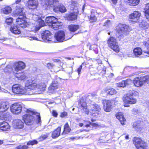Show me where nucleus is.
<instances>
[{
	"label": "nucleus",
	"mask_w": 149,
	"mask_h": 149,
	"mask_svg": "<svg viewBox=\"0 0 149 149\" xmlns=\"http://www.w3.org/2000/svg\"><path fill=\"white\" fill-rule=\"evenodd\" d=\"M68 28L70 31L74 32L79 28V26L78 25L71 24L68 26Z\"/></svg>",
	"instance_id": "obj_33"
},
{
	"label": "nucleus",
	"mask_w": 149,
	"mask_h": 149,
	"mask_svg": "<svg viewBox=\"0 0 149 149\" xmlns=\"http://www.w3.org/2000/svg\"><path fill=\"white\" fill-rule=\"evenodd\" d=\"M15 10H16L13 13V15L15 16H21L24 18L26 17V10L23 6L18 5L16 6Z\"/></svg>",
	"instance_id": "obj_9"
},
{
	"label": "nucleus",
	"mask_w": 149,
	"mask_h": 149,
	"mask_svg": "<svg viewBox=\"0 0 149 149\" xmlns=\"http://www.w3.org/2000/svg\"><path fill=\"white\" fill-rule=\"evenodd\" d=\"M46 87V85L43 83H41L39 84H37L36 86V88L39 89L40 90H42L44 88Z\"/></svg>",
	"instance_id": "obj_43"
},
{
	"label": "nucleus",
	"mask_w": 149,
	"mask_h": 149,
	"mask_svg": "<svg viewBox=\"0 0 149 149\" xmlns=\"http://www.w3.org/2000/svg\"><path fill=\"white\" fill-rule=\"evenodd\" d=\"M26 17H24V18L23 17H18L16 19V23L17 25V26H20L22 24L25 22H26L23 19Z\"/></svg>",
	"instance_id": "obj_34"
},
{
	"label": "nucleus",
	"mask_w": 149,
	"mask_h": 149,
	"mask_svg": "<svg viewBox=\"0 0 149 149\" xmlns=\"http://www.w3.org/2000/svg\"><path fill=\"white\" fill-rule=\"evenodd\" d=\"M42 3L47 5L51 11L53 10L58 4V0H42Z\"/></svg>",
	"instance_id": "obj_10"
},
{
	"label": "nucleus",
	"mask_w": 149,
	"mask_h": 149,
	"mask_svg": "<svg viewBox=\"0 0 149 149\" xmlns=\"http://www.w3.org/2000/svg\"><path fill=\"white\" fill-rule=\"evenodd\" d=\"M145 9L146 10L144 13L145 16L148 20L149 21V3H148L146 5Z\"/></svg>",
	"instance_id": "obj_38"
},
{
	"label": "nucleus",
	"mask_w": 149,
	"mask_h": 149,
	"mask_svg": "<svg viewBox=\"0 0 149 149\" xmlns=\"http://www.w3.org/2000/svg\"><path fill=\"white\" fill-rule=\"evenodd\" d=\"M82 68V65H81L79 66V67L78 68L77 72L79 74H80Z\"/></svg>",
	"instance_id": "obj_62"
},
{
	"label": "nucleus",
	"mask_w": 149,
	"mask_h": 149,
	"mask_svg": "<svg viewBox=\"0 0 149 149\" xmlns=\"http://www.w3.org/2000/svg\"><path fill=\"white\" fill-rule=\"evenodd\" d=\"M92 123L90 121H88L87 123L85 125V127H89L90 125Z\"/></svg>",
	"instance_id": "obj_64"
},
{
	"label": "nucleus",
	"mask_w": 149,
	"mask_h": 149,
	"mask_svg": "<svg viewBox=\"0 0 149 149\" xmlns=\"http://www.w3.org/2000/svg\"><path fill=\"white\" fill-rule=\"evenodd\" d=\"M56 7L53 11L55 12H58L59 11L62 13H64L66 11V9L65 7L61 4H59L58 3Z\"/></svg>",
	"instance_id": "obj_23"
},
{
	"label": "nucleus",
	"mask_w": 149,
	"mask_h": 149,
	"mask_svg": "<svg viewBox=\"0 0 149 149\" xmlns=\"http://www.w3.org/2000/svg\"><path fill=\"white\" fill-rule=\"evenodd\" d=\"M133 53L136 57H139L140 55L142 54V49L140 47H136L134 49Z\"/></svg>",
	"instance_id": "obj_30"
},
{
	"label": "nucleus",
	"mask_w": 149,
	"mask_h": 149,
	"mask_svg": "<svg viewBox=\"0 0 149 149\" xmlns=\"http://www.w3.org/2000/svg\"><path fill=\"white\" fill-rule=\"evenodd\" d=\"M131 30V29L127 25L120 24L117 28V32L120 36L126 35Z\"/></svg>",
	"instance_id": "obj_4"
},
{
	"label": "nucleus",
	"mask_w": 149,
	"mask_h": 149,
	"mask_svg": "<svg viewBox=\"0 0 149 149\" xmlns=\"http://www.w3.org/2000/svg\"><path fill=\"white\" fill-rule=\"evenodd\" d=\"M78 13V11L75 13H70L69 14L67 18L68 20L73 21L76 19H77V13Z\"/></svg>",
	"instance_id": "obj_31"
},
{
	"label": "nucleus",
	"mask_w": 149,
	"mask_h": 149,
	"mask_svg": "<svg viewBox=\"0 0 149 149\" xmlns=\"http://www.w3.org/2000/svg\"><path fill=\"white\" fill-rule=\"evenodd\" d=\"M133 141L134 144L137 149H148L147 144L140 138L137 137H134Z\"/></svg>",
	"instance_id": "obj_7"
},
{
	"label": "nucleus",
	"mask_w": 149,
	"mask_h": 149,
	"mask_svg": "<svg viewBox=\"0 0 149 149\" xmlns=\"http://www.w3.org/2000/svg\"><path fill=\"white\" fill-rule=\"evenodd\" d=\"M125 82V84L126 86L127 85H130L131 84L132 82V81L130 79H127L126 80L124 81Z\"/></svg>",
	"instance_id": "obj_53"
},
{
	"label": "nucleus",
	"mask_w": 149,
	"mask_h": 149,
	"mask_svg": "<svg viewBox=\"0 0 149 149\" xmlns=\"http://www.w3.org/2000/svg\"><path fill=\"white\" fill-rule=\"evenodd\" d=\"M80 138V137L79 136L72 137L70 138V139L72 140H77L79 139Z\"/></svg>",
	"instance_id": "obj_57"
},
{
	"label": "nucleus",
	"mask_w": 149,
	"mask_h": 149,
	"mask_svg": "<svg viewBox=\"0 0 149 149\" xmlns=\"http://www.w3.org/2000/svg\"><path fill=\"white\" fill-rule=\"evenodd\" d=\"M25 64L22 61L15 63L14 66L15 73L16 74L22 73V70L25 68Z\"/></svg>",
	"instance_id": "obj_13"
},
{
	"label": "nucleus",
	"mask_w": 149,
	"mask_h": 149,
	"mask_svg": "<svg viewBox=\"0 0 149 149\" xmlns=\"http://www.w3.org/2000/svg\"><path fill=\"white\" fill-rule=\"evenodd\" d=\"M45 22L49 24H51L53 22H57V19L53 16H49L46 18Z\"/></svg>",
	"instance_id": "obj_25"
},
{
	"label": "nucleus",
	"mask_w": 149,
	"mask_h": 149,
	"mask_svg": "<svg viewBox=\"0 0 149 149\" xmlns=\"http://www.w3.org/2000/svg\"><path fill=\"white\" fill-rule=\"evenodd\" d=\"M110 23V21L109 20H107L106 22H105L104 25V26H107L109 25Z\"/></svg>",
	"instance_id": "obj_63"
},
{
	"label": "nucleus",
	"mask_w": 149,
	"mask_h": 149,
	"mask_svg": "<svg viewBox=\"0 0 149 149\" xmlns=\"http://www.w3.org/2000/svg\"><path fill=\"white\" fill-rule=\"evenodd\" d=\"M133 141L134 144L137 149H148L147 144L140 138L137 137H134Z\"/></svg>",
	"instance_id": "obj_6"
},
{
	"label": "nucleus",
	"mask_w": 149,
	"mask_h": 149,
	"mask_svg": "<svg viewBox=\"0 0 149 149\" xmlns=\"http://www.w3.org/2000/svg\"><path fill=\"white\" fill-rule=\"evenodd\" d=\"M12 9L9 6H7L4 8L3 9V13L6 14H8L11 12Z\"/></svg>",
	"instance_id": "obj_42"
},
{
	"label": "nucleus",
	"mask_w": 149,
	"mask_h": 149,
	"mask_svg": "<svg viewBox=\"0 0 149 149\" xmlns=\"http://www.w3.org/2000/svg\"><path fill=\"white\" fill-rule=\"evenodd\" d=\"M149 82V76L146 75L140 78L137 77L134 78L133 82L134 85L137 87H141L145 83Z\"/></svg>",
	"instance_id": "obj_3"
},
{
	"label": "nucleus",
	"mask_w": 149,
	"mask_h": 149,
	"mask_svg": "<svg viewBox=\"0 0 149 149\" xmlns=\"http://www.w3.org/2000/svg\"><path fill=\"white\" fill-rule=\"evenodd\" d=\"M133 127L134 128L137 130H139L138 129L140 127L139 124L137 122H135L133 123Z\"/></svg>",
	"instance_id": "obj_47"
},
{
	"label": "nucleus",
	"mask_w": 149,
	"mask_h": 149,
	"mask_svg": "<svg viewBox=\"0 0 149 149\" xmlns=\"http://www.w3.org/2000/svg\"><path fill=\"white\" fill-rule=\"evenodd\" d=\"M52 115L53 116L57 117L58 115V113L56 111L53 110L52 111Z\"/></svg>",
	"instance_id": "obj_59"
},
{
	"label": "nucleus",
	"mask_w": 149,
	"mask_h": 149,
	"mask_svg": "<svg viewBox=\"0 0 149 149\" xmlns=\"http://www.w3.org/2000/svg\"><path fill=\"white\" fill-rule=\"evenodd\" d=\"M32 80H29L27 81L25 83V86L26 88H31V89H35L36 84L33 82Z\"/></svg>",
	"instance_id": "obj_26"
},
{
	"label": "nucleus",
	"mask_w": 149,
	"mask_h": 149,
	"mask_svg": "<svg viewBox=\"0 0 149 149\" xmlns=\"http://www.w3.org/2000/svg\"><path fill=\"white\" fill-rule=\"evenodd\" d=\"M54 65H53L52 63H48L47 65L48 68L49 69H50L53 68Z\"/></svg>",
	"instance_id": "obj_56"
},
{
	"label": "nucleus",
	"mask_w": 149,
	"mask_h": 149,
	"mask_svg": "<svg viewBox=\"0 0 149 149\" xmlns=\"http://www.w3.org/2000/svg\"><path fill=\"white\" fill-rule=\"evenodd\" d=\"M9 107L8 103L7 102L1 101L0 102V113L6 111Z\"/></svg>",
	"instance_id": "obj_22"
},
{
	"label": "nucleus",
	"mask_w": 149,
	"mask_h": 149,
	"mask_svg": "<svg viewBox=\"0 0 149 149\" xmlns=\"http://www.w3.org/2000/svg\"><path fill=\"white\" fill-rule=\"evenodd\" d=\"M106 92L107 94L112 95L116 93V91L113 88H111L106 91Z\"/></svg>",
	"instance_id": "obj_44"
},
{
	"label": "nucleus",
	"mask_w": 149,
	"mask_h": 149,
	"mask_svg": "<svg viewBox=\"0 0 149 149\" xmlns=\"http://www.w3.org/2000/svg\"><path fill=\"white\" fill-rule=\"evenodd\" d=\"M108 46L116 53L119 52L120 49L116 39L113 37H111L107 41Z\"/></svg>",
	"instance_id": "obj_8"
},
{
	"label": "nucleus",
	"mask_w": 149,
	"mask_h": 149,
	"mask_svg": "<svg viewBox=\"0 0 149 149\" xmlns=\"http://www.w3.org/2000/svg\"><path fill=\"white\" fill-rule=\"evenodd\" d=\"M115 102L112 100H108L106 101V103L103 106V109L106 112H109L111 110L113 105H114Z\"/></svg>",
	"instance_id": "obj_17"
},
{
	"label": "nucleus",
	"mask_w": 149,
	"mask_h": 149,
	"mask_svg": "<svg viewBox=\"0 0 149 149\" xmlns=\"http://www.w3.org/2000/svg\"><path fill=\"white\" fill-rule=\"evenodd\" d=\"M141 15V13L139 12L134 11L130 15L129 17L130 19H132V22H136Z\"/></svg>",
	"instance_id": "obj_19"
},
{
	"label": "nucleus",
	"mask_w": 149,
	"mask_h": 149,
	"mask_svg": "<svg viewBox=\"0 0 149 149\" xmlns=\"http://www.w3.org/2000/svg\"><path fill=\"white\" fill-rule=\"evenodd\" d=\"M96 95L95 94H91V95H88L87 96H84L82 97L81 99L80 100V102L79 104V106H80L81 108L84 109V108H86L87 107V104L86 102V101H89L88 100H89L91 98H95Z\"/></svg>",
	"instance_id": "obj_11"
},
{
	"label": "nucleus",
	"mask_w": 149,
	"mask_h": 149,
	"mask_svg": "<svg viewBox=\"0 0 149 149\" xmlns=\"http://www.w3.org/2000/svg\"><path fill=\"white\" fill-rule=\"evenodd\" d=\"M28 148V147L26 145H19L17 146L16 148L17 149H27Z\"/></svg>",
	"instance_id": "obj_52"
},
{
	"label": "nucleus",
	"mask_w": 149,
	"mask_h": 149,
	"mask_svg": "<svg viewBox=\"0 0 149 149\" xmlns=\"http://www.w3.org/2000/svg\"><path fill=\"white\" fill-rule=\"evenodd\" d=\"M58 84L56 81H53L50 86L49 87V90L51 91L56 89L58 88L59 86Z\"/></svg>",
	"instance_id": "obj_27"
},
{
	"label": "nucleus",
	"mask_w": 149,
	"mask_h": 149,
	"mask_svg": "<svg viewBox=\"0 0 149 149\" xmlns=\"http://www.w3.org/2000/svg\"><path fill=\"white\" fill-rule=\"evenodd\" d=\"M33 19L34 18H36V19L34 20L37 21L39 25V26H35V31H38L41 27L45 25V23L44 21L41 18L39 17L38 16L36 15H33Z\"/></svg>",
	"instance_id": "obj_15"
},
{
	"label": "nucleus",
	"mask_w": 149,
	"mask_h": 149,
	"mask_svg": "<svg viewBox=\"0 0 149 149\" xmlns=\"http://www.w3.org/2000/svg\"><path fill=\"white\" fill-rule=\"evenodd\" d=\"M67 113L66 112L64 111L61 113L60 115L61 117L64 118L67 116Z\"/></svg>",
	"instance_id": "obj_54"
},
{
	"label": "nucleus",
	"mask_w": 149,
	"mask_h": 149,
	"mask_svg": "<svg viewBox=\"0 0 149 149\" xmlns=\"http://www.w3.org/2000/svg\"><path fill=\"white\" fill-rule=\"evenodd\" d=\"M10 128L8 124L5 121L0 123V130L3 131H6Z\"/></svg>",
	"instance_id": "obj_24"
},
{
	"label": "nucleus",
	"mask_w": 149,
	"mask_h": 149,
	"mask_svg": "<svg viewBox=\"0 0 149 149\" xmlns=\"http://www.w3.org/2000/svg\"><path fill=\"white\" fill-rule=\"evenodd\" d=\"M127 1L130 5L135 6L139 4L140 0H127Z\"/></svg>",
	"instance_id": "obj_39"
},
{
	"label": "nucleus",
	"mask_w": 149,
	"mask_h": 149,
	"mask_svg": "<svg viewBox=\"0 0 149 149\" xmlns=\"http://www.w3.org/2000/svg\"><path fill=\"white\" fill-rule=\"evenodd\" d=\"M19 74H21L19 75H16V77L22 80H24L26 79V76L23 74L22 72Z\"/></svg>",
	"instance_id": "obj_46"
},
{
	"label": "nucleus",
	"mask_w": 149,
	"mask_h": 149,
	"mask_svg": "<svg viewBox=\"0 0 149 149\" xmlns=\"http://www.w3.org/2000/svg\"><path fill=\"white\" fill-rule=\"evenodd\" d=\"M60 23L58 21L57 19V22H53L51 24H49V26L52 28L54 30L58 29Z\"/></svg>",
	"instance_id": "obj_37"
},
{
	"label": "nucleus",
	"mask_w": 149,
	"mask_h": 149,
	"mask_svg": "<svg viewBox=\"0 0 149 149\" xmlns=\"http://www.w3.org/2000/svg\"><path fill=\"white\" fill-rule=\"evenodd\" d=\"M61 127H58L52 134V136L53 138H55L58 137L60 134Z\"/></svg>",
	"instance_id": "obj_29"
},
{
	"label": "nucleus",
	"mask_w": 149,
	"mask_h": 149,
	"mask_svg": "<svg viewBox=\"0 0 149 149\" xmlns=\"http://www.w3.org/2000/svg\"><path fill=\"white\" fill-rule=\"evenodd\" d=\"M11 112L13 114H18L20 113L22 111V105L19 103H15L10 107Z\"/></svg>",
	"instance_id": "obj_12"
},
{
	"label": "nucleus",
	"mask_w": 149,
	"mask_h": 149,
	"mask_svg": "<svg viewBox=\"0 0 149 149\" xmlns=\"http://www.w3.org/2000/svg\"><path fill=\"white\" fill-rule=\"evenodd\" d=\"M29 8L31 9H35L38 5V0H29L27 2Z\"/></svg>",
	"instance_id": "obj_21"
},
{
	"label": "nucleus",
	"mask_w": 149,
	"mask_h": 149,
	"mask_svg": "<svg viewBox=\"0 0 149 149\" xmlns=\"http://www.w3.org/2000/svg\"><path fill=\"white\" fill-rule=\"evenodd\" d=\"M83 110H84V111L85 112V113L87 114H88L89 112H91L90 110L89 111L88 109H87V107H86V108H84Z\"/></svg>",
	"instance_id": "obj_61"
},
{
	"label": "nucleus",
	"mask_w": 149,
	"mask_h": 149,
	"mask_svg": "<svg viewBox=\"0 0 149 149\" xmlns=\"http://www.w3.org/2000/svg\"><path fill=\"white\" fill-rule=\"evenodd\" d=\"M10 30L12 32L15 34H18L21 33V31L15 25L12 26Z\"/></svg>",
	"instance_id": "obj_32"
},
{
	"label": "nucleus",
	"mask_w": 149,
	"mask_h": 149,
	"mask_svg": "<svg viewBox=\"0 0 149 149\" xmlns=\"http://www.w3.org/2000/svg\"><path fill=\"white\" fill-rule=\"evenodd\" d=\"M97 20V18L95 16L91 15L90 19V21L91 22H95Z\"/></svg>",
	"instance_id": "obj_50"
},
{
	"label": "nucleus",
	"mask_w": 149,
	"mask_h": 149,
	"mask_svg": "<svg viewBox=\"0 0 149 149\" xmlns=\"http://www.w3.org/2000/svg\"><path fill=\"white\" fill-rule=\"evenodd\" d=\"M34 89H31V88H24V94L26 95H31L33 94V92L32 91Z\"/></svg>",
	"instance_id": "obj_35"
},
{
	"label": "nucleus",
	"mask_w": 149,
	"mask_h": 149,
	"mask_svg": "<svg viewBox=\"0 0 149 149\" xmlns=\"http://www.w3.org/2000/svg\"><path fill=\"white\" fill-rule=\"evenodd\" d=\"M24 123L21 120L17 119L14 120L13 122V125L15 128L22 129L24 127Z\"/></svg>",
	"instance_id": "obj_18"
},
{
	"label": "nucleus",
	"mask_w": 149,
	"mask_h": 149,
	"mask_svg": "<svg viewBox=\"0 0 149 149\" xmlns=\"http://www.w3.org/2000/svg\"><path fill=\"white\" fill-rule=\"evenodd\" d=\"M132 112L135 115H139L140 113V111L137 108H134L132 109Z\"/></svg>",
	"instance_id": "obj_48"
},
{
	"label": "nucleus",
	"mask_w": 149,
	"mask_h": 149,
	"mask_svg": "<svg viewBox=\"0 0 149 149\" xmlns=\"http://www.w3.org/2000/svg\"><path fill=\"white\" fill-rule=\"evenodd\" d=\"M54 38L56 40L59 42H63L70 39L71 37L67 38L65 37V34L63 31H59L55 33Z\"/></svg>",
	"instance_id": "obj_14"
},
{
	"label": "nucleus",
	"mask_w": 149,
	"mask_h": 149,
	"mask_svg": "<svg viewBox=\"0 0 149 149\" xmlns=\"http://www.w3.org/2000/svg\"><path fill=\"white\" fill-rule=\"evenodd\" d=\"M12 90L14 93L17 94L23 95L24 93L23 87L18 84L14 85L12 87Z\"/></svg>",
	"instance_id": "obj_16"
},
{
	"label": "nucleus",
	"mask_w": 149,
	"mask_h": 149,
	"mask_svg": "<svg viewBox=\"0 0 149 149\" xmlns=\"http://www.w3.org/2000/svg\"><path fill=\"white\" fill-rule=\"evenodd\" d=\"M52 34L48 30L43 31L41 34V38L39 41H42L44 42L51 43L54 42L52 40Z\"/></svg>",
	"instance_id": "obj_5"
},
{
	"label": "nucleus",
	"mask_w": 149,
	"mask_h": 149,
	"mask_svg": "<svg viewBox=\"0 0 149 149\" xmlns=\"http://www.w3.org/2000/svg\"><path fill=\"white\" fill-rule=\"evenodd\" d=\"M67 72L69 74H71L72 73V68L70 67L68 68L67 70Z\"/></svg>",
	"instance_id": "obj_55"
},
{
	"label": "nucleus",
	"mask_w": 149,
	"mask_h": 149,
	"mask_svg": "<svg viewBox=\"0 0 149 149\" xmlns=\"http://www.w3.org/2000/svg\"><path fill=\"white\" fill-rule=\"evenodd\" d=\"M144 46V48L143 49V52L146 53L145 51H149V40L144 42L143 44Z\"/></svg>",
	"instance_id": "obj_36"
},
{
	"label": "nucleus",
	"mask_w": 149,
	"mask_h": 149,
	"mask_svg": "<svg viewBox=\"0 0 149 149\" xmlns=\"http://www.w3.org/2000/svg\"><path fill=\"white\" fill-rule=\"evenodd\" d=\"M27 22H25L24 23H23V24H22L20 26L22 28H25L26 26H27Z\"/></svg>",
	"instance_id": "obj_60"
},
{
	"label": "nucleus",
	"mask_w": 149,
	"mask_h": 149,
	"mask_svg": "<svg viewBox=\"0 0 149 149\" xmlns=\"http://www.w3.org/2000/svg\"><path fill=\"white\" fill-rule=\"evenodd\" d=\"M13 21V18L11 17H9L6 19V22L7 24L10 25L12 23Z\"/></svg>",
	"instance_id": "obj_49"
},
{
	"label": "nucleus",
	"mask_w": 149,
	"mask_h": 149,
	"mask_svg": "<svg viewBox=\"0 0 149 149\" xmlns=\"http://www.w3.org/2000/svg\"><path fill=\"white\" fill-rule=\"evenodd\" d=\"M27 110V112L29 113H31L33 115L30 114H25L23 116V119L25 124L27 125H30L32 124L35 120V118L37 119V123L39 125H41V120L40 114L35 113L31 111Z\"/></svg>",
	"instance_id": "obj_1"
},
{
	"label": "nucleus",
	"mask_w": 149,
	"mask_h": 149,
	"mask_svg": "<svg viewBox=\"0 0 149 149\" xmlns=\"http://www.w3.org/2000/svg\"><path fill=\"white\" fill-rule=\"evenodd\" d=\"M116 86L119 87H124L126 86L125 82L124 81H122L120 82L117 83Z\"/></svg>",
	"instance_id": "obj_45"
},
{
	"label": "nucleus",
	"mask_w": 149,
	"mask_h": 149,
	"mask_svg": "<svg viewBox=\"0 0 149 149\" xmlns=\"http://www.w3.org/2000/svg\"><path fill=\"white\" fill-rule=\"evenodd\" d=\"M71 130V129L69 127L68 123H66L64 126V131L63 133L68 134Z\"/></svg>",
	"instance_id": "obj_40"
},
{
	"label": "nucleus",
	"mask_w": 149,
	"mask_h": 149,
	"mask_svg": "<svg viewBox=\"0 0 149 149\" xmlns=\"http://www.w3.org/2000/svg\"><path fill=\"white\" fill-rule=\"evenodd\" d=\"M91 109H90L91 113L94 114L100 111L101 108L100 106L95 103L91 104L90 105Z\"/></svg>",
	"instance_id": "obj_20"
},
{
	"label": "nucleus",
	"mask_w": 149,
	"mask_h": 149,
	"mask_svg": "<svg viewBox=\"0 0 149 149\" xmlns=\"http://www.w3.org/2000/svg\"><path fill=\"white\" fill-rule=\"evenodd\" d=\"M0 117L2 119L4 120L6 119V118L9 117L10 115L8 113L5 112H1L0 113Z\"/></svg>",
	"instance_id": "obj_41"
},
{
	"label": "nucleus",
	"mask_w": 149,
	"mask_h": 149,
	"mask_svg": "<svg viewBox=\"0 0 149 149\" xmlns=\"http://www.w3.org/2000/svg\"><path fill=\"white\" fill-rule=\"evenodd\" d=\"M116 118L118 119L120 121L122 125L124 124V121L126 120L125 119L124 117L123 113L121 112L117 113L116 115Z\"/></svg>",
	"instance_id": "obj_28"
},
{
	"label": "nucleus",
	"mask_w": 149,
	"mask_h": 149,
	"mask_svg": "<svg viewBox=\"0 0 149 149\" xmlns=\"http://www.w3.org/2000/svg\"><path fill=\"white\" fill-rule=\"evenodd\" d=\"M28 37L30 38L29 39L30 40H38V38L35 36H28Z\"/></svg>",
	"instance_id": "obj_58"
},
{
	"label": "nucleus",
	"mask_w": 149,
	"mask_h": 149,
	"mask_svg": "<svg viewBox=\"0 0 149 149\" xmlns=\"http://www.w3.org/2000/svg\"><path fill=\"white\" fill-rule=\"evenodd\" d=\"M38 142L36 140H33V141H29L27 143V145H33L37 143Z\"/></svg>",
	"instance_id": "obj_51"
},
{
	"label": "nucleus",
	"mask_w": 149,
	"mask_h": 149,
	"mask_svg": "<svg viewBox=\"0 0 149 149\" xmlns=\"http://www.w3.org/2000/svg\"><path fill=\"white\" fill-rule=\"evenodd\" d=\"M138 92L134 90L130 91L129 93L124 95L123 97L124 105L125 107L129 106V104H134L136 102V99L134 96L137 95Z\"/></svg>",
	"instance_id": "obj_2"
}]
</instances>
